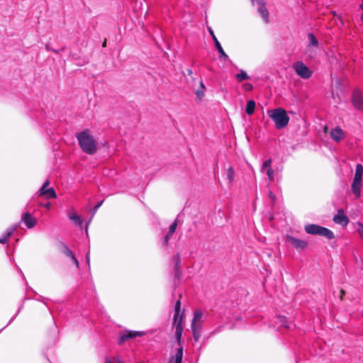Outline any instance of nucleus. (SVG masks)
I'll return each mask as SVG.
<instances>
[{
    "label": "nucleus",
    "mask_w": 363,
    "mask_h": 363,
    "mask_svg": "<svg viewBox=\"0 0 363 363\" xmlns=\"http://www.w3.org/2000/svg\"><path fill=\"white\" fill-rule=\"evenodd\" d=\"M86 262H87L88 265L89 266V262H90L89 252H87V254L86 255Z\"/></svg>",
    "instance_id": "ea45409f"
},
{
    "label": "nucleus",
    "mask_w": 363,
    "mask_h": 363,
    "mask_svg": "<svg viewBox=\"0 0 363 363\" xmlns=\"http://www.w3.org/2000/svg\"><path fill=\"white\" fill-rule=\"evenodd\" d=\"M60 250L65 255H66L67 257H69L71 259V260L73 262V263L75 264V266L77 268H79V263L78 259L75 257L72 251L69 250V248L68 247V246L67 245L62 244Z\"/></svg>",
    "instance_id": "ddd939ff"
},
{
    "label": "nucleus",
    "mask_w": 363,
    "mask_h": 363,
    "mask_svg": "<svg viewBox=\"0 0 363 363\" xmlns=\"http://www.w3.org/2000/svg\"><path fill=\"white\" fill-rule=\"evenodd\" d=\"M333 221L337 224L346 226L349 223L350 220L345 214L344 211L340 208L338 209L337 213L333 217Z\"/></svg>",
    "instance_id": "9b49d317"
},
{
    "label": "nucleus",
    "mask_w": 363,
    "mask_h": 363,
    "mask_svg": "<svg viewBox=\"0 0 363 363\" xmlns=\"http://www.w3.org/2000/svg\"><path fill=\"white\" fill-rule=\"evenodd\" d=\"M278 323H279V325L281 327H284L285 328H291L290 324L289 323L288 320L285 317H278Z\"/></svg>",
    "instance_id": "a878e982"
},
{
    "label": "nucleus",
    "mask_w": 363,
    "mask_h": 363,
    "mask_svg": "<svg viewBox=\"0 0 363 363\" xmlns=\"http://www.w3.org/2000/svg\"><path fill=\"white\" fill-rule=\"evenodd\" d=\"M309 45L317 47L318 45V40L313 33H309L308 35Z\"/></svg>",
    "instance_id": "bb28decb"
},
{
    "label": "nucleus",
    "mask_w": 363,
    "mask_h": 363,
    "mask_svg": "<svg viewBox=\"0 0 363 363\" xmlns=\"http://www.w3.org/2000/svg\"><path fill=\"white\" fill-rule=\"evenodd\" d=\"M145 335V332L141 331H125L119 334L118 344L122 345L128 340L133 339L136 337H142Z\"/></svg>",
    "instance_id": "6e6552de"
},
{
    "label": "nucleus",
    "mask_w": 363,
    "mask_h": 363,
    "mask_svg": "<svg viewBox=\"0 0 363 363\" xmlns=\"http://www.w3.org/2000/svg\"><path fill=\"white\" fill-rule=\"evenodd\" d=\"M362 175H363V166L361 164H357L356 165L354 177L353 179L362 181Z\"/></svg>",
    "instance_id": "6ab92c4d"
},
{
    "label": "nucleus",
    "mask_w": 363,
    "mask_h": 363,
    "mask_svg": "<svg viewBox=\"0 0 363 363\" xmlns=\"http://www.w3.org/2000/svg\"><path fill=\"white\" fill-rule=\"evenodd\" d=\"M331 138L337 143H339L344 136V132L340 127H335L330 130Z\"/></svg>",
    "instance_id": "2eb2a0df"
},
{
    "label": "nucleus",
    "mask_w": 363,
    "mask_h": 363,
    "mask_svg": "<svg viewBox=\"0 0 363 363\" xmlns=\"http://www.w3.org/2000/svg\"><path fill=\"white\" fill-rule=\"evenodd\" d=\"M8 240H9V238L5 235H3L0 238V243L5 244L6 242H7Z\"/></svg>",
    "instance_id": "f704fd0d"
},
{
    "label": "nucleus",
    "mask_w": 363,
    "mask_h": 363,
    "mask_svg": "<svg viewBox=\"0 0 363 363\" xmlns=\"http://www.w3.org/2000/svg\"><path fill=\"white\" fill-rule=\"evenodd\" d=\"M235 178V172L232 167L227 169V179L230 184H232Z\"/></svg>",
    "instance_id": "393cba45"
},
{
    "label": "nucleus",
    "mask_w": 363,
    "mask_h": 363,
    "mask_svg": "<svg viewBox=\"0 0 363 363\" xmlns=\"http://www.w3.org/2000/svg\"><path fill=\"white\" fill-rule=\"evenodd\" d=\"M286 239L287 241L290 242L298 250H303L308 245V242L306 241L296 238L291 235H288L286 237Z\"/></svg>",
    "instance_id": "9d476101"
},
{
    "label": "nucleus",
    "mask_w": 363,
    "mask_h": 363,
    "mask_svg": "<svg viewBox=\"0 0 363 363\" xmlns=\"http://www.w3.org/2000/svg\"><path fill=\"white\" fill-rule=\"evenodd\" d=\"M352 103L354 108L359 111H363V94L356 89L352 94Z\"/></svg>",
    "instance_id": "1a4fd4ad"
},
{
    "label": "nucleus",
    "mask_w": 363,
    "mask_h": 363,
    "mask_svg": "<svg viewBox=\"0 0 363 363\" xmlns=\"http://www.w3.org/2000/svg\"><path fill=\"white\" fill-rule=\"evenodd\" d=\"M341 294H342V296L345 294V292L342 289L341 290Z\"/></svg>",
    "instance_id": "de8ad7c7"
},
{
    "label": "nucleus",
    "mask_w": 363,
    "mask_h": 363,
    "mask_svg": "<svg viewBox=\"0 0 363 363\" xmlns=\"http://www.w3.org/2000/svg\"><path fill=\"white\" fill-rule=\"evenodd\" d=\"M181 309V301L177 300L174 306V323L175 324V335L178 342H180L183 326H182V316H179Z\"/></svg>",
    "instance_id": "39448f33"
},
{
    "label": "nucleus",
    "mask_w": 363,
    "mask_h": 363,
    "mask_svg": "<svg viewBox=\"0 0 363 363\" xmlns=\"http://www.w3.org/2000/svg\"><path fill=\"white\" fill-rule=\"evenodd\" d=\"M267 114L274 121L275 128L278 130L283 129L286 127L289 122L290 118L287 115L286 111L281 108L268 110Z\"/></svg>",
    "instance_id": "f03ea898"
},
{
    "label": "nucleus",
    "mask_w": 363,
    "mask_h": 363,
    "mask_svg": "<svg viewBox=\"0 0 363 363\" xmlns=\"http://www.w3.org/2000/svg\"><path fill=\"white\" fill-rule=\"evenodd\" d=\"M255 101L254 100H250L247 102L245 111L247 115L251 116L253 114L255 108Z\"/></svg>",
    "instance_id": "aec40b11"
},
{
    "label": "nucleus",
    "mask_w": 363,
    "mask_h": 363,
    "mask_svg": "<svg viewBox=\"0 0 363 363\" xmlns=\"http://www.w3.org/2000/svg\"><path fill=\"white\" fill-rule=\"evenodd\" d=\"M208 32H209L210 35H211L212 39H213V40L214 42L216 48V50H218V52L219 53L220 59L221 60H223V61H229V62H230L228 55L223 50L220 43H219V41L218 40L217 38L216 37V35H215L212 28L209 27V28H208Z\"/></svg>",
    "instance_id": "0eeeda50"
},
{
    "label": "nucleus",
    "mask_w": 363,
    "mask_h": 363,
    "mask_svg": "<svg viewBox=\"0 0 363 363\" xmlns=\"http://www.w3.org/2000/svg\"><path fill=\"white\" fill-rule=\"evenodd\" d=\"M50 184L49 180H46L41 188L38 190V194L40 195H43L45 193V190L47 189V186Z\"/></svg>",
    "instance_id": "cd10ccee"
},
{
    "label": "nucleus",
    "mask_w": 363,
    "mask_h": 363,
    "mask_svg": "<svg viewBox=\"0 0 363 363\" xmlns=\"http://www.w3.org/2000/svg\"><path fill=\"white\" fill-rule=\"evenodd\" d=\"M362 186V181L353 179L352 183V191L356 198H359L361 196V189Z\"/></svg>",
    "instance_id": "f3484780"
},
{
    "label": "nucleus",
    "mask_w": 363,
    "mask_h": 363,
    "mask_svg": "<svg viewBox=\"0 0 363 363\" xmlns=\"http://www.w3.org/2000/svg\"><path fill=\"white\" fill-rule=\"evenodd\" d=\"M293 67L296 73L303 79H308L312 75V71L301 61L296 62Z\"/></svg>",
    "instance_id": "423d86ee"
},
{
    "label": "nucleus",
    "mask_w": 363,
    "mask_h": 363,
    "mask_svg": "<svg viewBox=\"0 0 363 363\" xmlns=\"http://www.w3.org/2000/svg\"><path fill=\"white\" fill-rule=\"evenodd\" d=\"M305 231L310 235H318L332 240L335 238V235L330 229L322 227L316 224H308L305 226Z\"/></svg>",
    "instance_id": "7ed1b4c3"
},
{
    "label": "nucleus",
    "mask_w": 363,
    "mask_h": 363,
    "mask_svg": "<svg viewBox=\"0 0 363 363\" xmlns=\"http://www.w3.org/2000/svg\"><path fill=\"white\" fill-rule=\"evenodd\" d=\"M183 357V349L179 347L174 355V363H182Z\"/></svg>",
    "instance_id": "b1692460"
},
{
    "label": "nucleus",
    "mask_w": 363,
    "mask_h": 363,
    "mask_svg": "<svg viewBox=\"0 0 363 363\" xmlns=\"http://www.w3.org/2000/svg\"><path fill=\"white\" fill-rule=\"evenodd\" d=\"M106 42L105 41L104 43H103V47H106Z\"/></svg>",
    "instance_id": "49530a36"
},
{
    "label": "nucleus",
    "mask_w": 363,
    "mask_h": 363,
    "mask_svg": "<svg viewBox=\"0 0 363 363\" xmlns=\"http://www.w3.org/2000/svg\"><path fill=\"white\" fill-rule=\"evenodd\" d=\"M15 230V227H11L6 230L4 235H5L8 238H9L13 234Z\"/></svg>",
    "instance_id": "c756f323"
},
{
    "label": "nucleus",
    "mask_w": 363,
    "mask_h": 363,
    "mask_svg": "<svg viewBox=\"0 0 363 363\" xmlns=\"http://www.w3.org/2000/svg\"><path fill=\"white\" fill-rule=\"evenodd\" d=\"M45 48H46L47 50H52V51H53L55 53H58L59 52L58 50H54V49H50L48 45H46Z\"/></svg>",
    "instance_id": "a19ab883"
},
{
    "label": "nucleus",
    "mask_w": 363,
    "mask_h": 363,
    "mask_svg": "<svg viewBox=\"0 0 363 363\" xmlns=\"http://www.w3.org/2000/svg\"><path fill=\"white\" fill-rule=\"evenodd\" d=\"M177 220H175L173 222V223H172L171 225L169 226V232H170V234H174V233L175 232V230L177 228Z\"/></svg>",
    "instance_id": "2f4dec72"
},
{
    "label": "nucleus",
    "mask_w": 363,
    "mask_h": 363,
    "mask_svg": "<svg viewBox=\"0 0 363 363\" xmlns=\"http://www.w3.org/2000/svg\"><path fill=\"white\" fill-rule=\"evenodd\" d=\"M76 137L80 147L85 153L94 155L97 151L96 142L88 129L77 133Z\"/></svg>",
    "instance_id": "f257e3e1"
},
{
    "label": "nucleus",
    "mask_w": 363,
    "mask_h": 363,
    "mask_svg": "<svg viewBox=\"0 0 363 363\" xmlns=\"http://www.w3.org/2000/svg\"><path fill=\"white\" fill-rule=\"evenodd\" d=\"M200 86H201V89H199L197 90L196 91V95L199 97H201L203 96V91H204V89H205V86L203 83L202 81L200 82Z\"/></svg>",
    "instance_id": "c85d7f7f"
},
{
    "label": "nucleus",
    "mask_w": 363,
    "mask_h": 363,
    "mask_svg": "<svg viewBox=\"0 0 363 363\" xmlns=\"http://www.w3.org/2000/svg\"><path fill=\"white\" fill-rule=\"evenodd\" d=\"M102 204V201L101 202H99L93 208V214H94L97 210L99 209V208L101 206Z\"/></svg>",
    "instance_id": "c9c22d12"
},
{
    "label": "nucleus",
    "mask_w": 363,
    "mask_h": 363,
    "mask_svg": "<svg viewBox=\"0 0 363 363\" xmlns=\"http://www.w3.org/2000/svg\"><path fill=\"white\" fill-rule=\"evenodd\" d=\"M16 315H17V314H16L14 316H13L9 323H11L13 320V319L16 318Z\"/></svg>",
    "instance_id": "37998d69"
},
{
    "label": "nucleus",
    "mask_w": 363,
    "mask_h": 363,
    "mask_svg": "<svg viewBox=\"0 0 363 363\" xmlns=\"http://www.w3.org/2000/svg\"><path fill=\"white\" fill-rule=\"evenodd\" d=\"M258 12L261 17L264 19L265 23L269 22V12L264 5H262L258 9Z\"/></svg>",
    "instance_id": "a211bd4d"
},
{
    "label": "nucleus",
    "mask_w": 363,
    "mask_h": 363,
    "mask_svg": "<svg viewBox=\"0 0 363 363\" xmlns=\"http://www.w3.org/2000/svg\"><path fill=\"white\" fill-rule=\"evenodd\" d=\"M269 198L272 199V201H274L275 199V195L272 192V191H269Z\"/></svg>",
    "instance_id": "58836bf2"
},
{
    "label": "nucleus",
    "mask_w": 363,
    "mask_h": 363,
    "mask_svg": "<svg viewBox=\"0 0 363 363\" xmlns=\"http://www.w3.org/2000/svg\"><path fill=\"white\" fill-rule=\"evenodd\" d=\"M22 220L28 228H33L36 223L35 218L30 213H25L22 216Z\"/></svg>",
    "instance_id": "dca6fc26"
},
{
    "label": "nucleus",
    "mask_w": 363,
    "mask_h": 363,
    "mask_svg": "<svg viewBox=\"0 0 363 363\" xmlns=\"http://www.w3.org/2000/svg\"><path fill=\"white\" fill-rule=\"evenodd\" d=\"M271 164H272V160L271 159L267 160L266 161L264 162L262 167L261 168V171L267 175L268 179L270 182H272V181H274V170L271 167Z\"/></svg>",
    "instance_id": "f8f14e48"
},
{
    "label": "nucleus",
    "mask_w": 363,
    "mask_h": 363,
    "mask_svg": "<svg viewBox=\"0 0 363 363\" xmlns=\"http://www.w3.org/2000/svg\"><path fill=\"white\" fill-rule=\"evenodd\" d=\"M46 199H55L57 197L55 189L52 187L48 188L45 190V193L43 195Z\"/></svg>",
    "instance_id": "4be33fe9"
},
{
    "label": "nucleus",
    "mask_w": 363,
    "mask_h": 363,
    "mask_svg": "<svg viewBox=\"0 0 363 363\" xmlns=\"http://www.w3.org/2000/svg\"><path fill=\"white\" fill-rule=\"evenodd\" d=\"M40 206L45 207L48 210H49L50 208V207H51V203L48 202V203H41Z\"/></svg>",
    "instance_id": "e433bc0d"
},
{
    "label": "nucleus",
    "mask_w": 363,
    "mask_h": 363,
    "mask_svg": "<svg viewBox=\"0 0 363 363\" xmlns=\"http://www.w3.org/2000/svg\"><path fill=\"white\" fill-rule=\"evenodd\" d=\"M360 8L363 10V1H362V3L360 5Z\"/></svg>",
    "instance_id": "a18cd8bd"
},
{
    "label": "nucleus",
    "mask_w": 363,
    "mask_h": 363,
    "mask_svg": "<svg viewBox=\"0 0 363 363\" xmlns=\"http://www.w3.org/2000/svg\"><path fill=\"white\" fill-rule=\"evenodd\" d=\"M357 232H358L359 235H360V237L363 238V225L362 224H361V223L359 224V226L357 228Z\"/></svg>",
    "instance_id": "72a5a7b5"
},
{
    "label": "nucleus",
    "mask_w": 363,
    "mask_h": 363,
    "mask_svg": "<svg viewBox=\"0 0 363 363\" xmlns=\"http://www.w3.org/2000/svg\"><path fill=\"white\" fill-rule=\"evenodd\" d=\"M173 259L175 262V277L179 279L180 276V271L179 269L180 264L179 255H176L174 256Z\"/></svg>",
    "instance_id": "412c9836"
},
{
    "label": "nucleus",
    "mask_w": 363,
    "mask_h": 363,
    "mask_svg": "<svg viewBox=\"0 0 363 363\" xmlns=\"http://www.w3.org/2000/svg\"><path fill=\"white\" fill-rule=\"evenodd\" d=\"M243 87L246 91H251L253 89V86L250 83H245L243 84Z\"/></svg>",
    "instance_id": "473e14b6"
},
{
    "label": "nucleus",
    "mask_w": 363,
    "mask_h": 363,
    "mask_svg": "<svg viewBox=\"0 0 363 363\" xmlns=\"http://www.w3.org/2000/svg\"><path fill=\"white\" fill-rule=\"evenodd\" d=\"M91 223V219L89 220L88 223L86 224V231L87 232V228H88V224Z\"/></svg>",
    "instance_id": "c03bdc74"
},
{
    "label": "nucleus",
    "mask_w": 363,
    "mask_h": 363,
    "mask_svg": "<svg viewBox=\"0 0 363 363\" xmlns=\"http://www.w3.org/2000/svg\"><path fill=\"white\" fill-rule=\"evenodd\" d=\"M235 77L239 82L250 79V76H248V74L243 70H241L240 72L238 73L235 75Z\"/></svg>",
    "instance_id": "5701e85b"
},
{
    "label": "nucleus",
    "mask_w": 363,
    "mask_h": 363,
    "mask_svg": "<svg viewBox=\"0 0 363 363\" xmlns=\"http://www.w3.org/2000/svg\"><path fill=\"white\" fill-rule=\"evenodd\" d=\"M186 71H187V73H188L189 75H191L192 74L191 69H188Z\"/></svg>",
    "instance_id": "79ce46f5"
},
{
    "label": "nucleus",
    "mask_w": 363,
    "mask_h": 363,
    "mask_svg": "<svg viewBox=\"0 0 363 363\" xmlns=\"http://www.w3.org/2000/svg\"><path fill=\"white\" fill-rule=\"evenodd\" d=\"M204 321V316L201 311L196 310L194 312V318L191 321V330L194 339L197 342L201 335V323Z\"/></svg>",
    "instance_id": "20e7f679"
},
{
    "label": "nucleus",
    "mask_w": 363,
    "mask_h": 363,
    "mask_svg": "<svg viewBox=\"0 0 363 363\" xmlns=\"http://www.w3.org/2000/svg\"><path fill=\"white\" fill-rule=\"evenodd\" d=\"M172 235H173V234H170V232H168V233H167V235L164 236V240H163V241H162V245H163L164 246L167 245L168 242H169V239L172 238Z\"/></svg>",
    "instance_id": "7c9ffc66"
},
{
    "label": "nucleus",
    "mask_w": 363,
    "mask_h": 363,
    "mask_svg": "<svg viewBox=\"0 0 363 363\" xmlns=\"http://www.w3.org/2000/svg\"><path fill=\"white\" fill-rule=\"evenodd\" d=\"M69 219L76 225L82 227L83 220L81 216L77 215L74 209L70 210L67 213Z\"/></svg>",
    "instance_id": "4468645a"
},
{
    "label": "nucleus",
    "mask_w": 363,
    "mask_h": 363,
    "mask_svg": "<svg viewBox=\"0 0 363 363\" xmlns=\"http://www.w3.org/2000/svg\"><path fill=\"white\" fill-rule=\"evenodd\" d=\"M221 330H222V326H218L216 329H215V330L213 332H212V334L218 333L220 332Z\"/></svg>",
    "instance_id": "4c0bfd02"
}]
</instances>
